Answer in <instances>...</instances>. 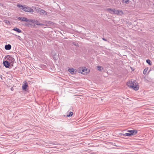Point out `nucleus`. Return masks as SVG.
I'll use <instances>...</instances> for the list:
<instances>
[{"label": "nucleus", "instance_id": "1", "mask_svg": "<svg viewBox=\"0 0 154 154\" xmlns=\"http://www.w3.org/2000/svg\"><path fill=\"white\" fill-rule=\"evenodd\" d=\"M127 85L135 91H137L139 88V86L136 80L131 79L127 82Z\"/></svg>", "mask_w": 154, "mask_h": 154}, {"label": "nucleus", "instance_id": "2", "mask_svg": "<svg viewBox=\"0 0 154 154\" xmlns=\"http://www.w3.org/2000/svg\"><path fill=\"white\" fill-rule=\"evenodd\" d=\"M17 6L26 12L32 13L34 12V10L32 9L26 5L17 4Z\"/></svg>", "mask_w": 154, "mask_h": 154}, {"label": "nucleus", "instance_id": "3", "mask_svg": "<svg viewBox=\"0 0 154 154\" xmlns=\"http://www.w3.org/2000/svg\"><path fill=\"white\" fill-rule=\"evenodd\" d=\"M18 19L20 20L23 21H25L26 22H29L30 23H34L35 22V20H29V19H28L26 18H25V17H19L18 18Z\"/></svg>", "mask_w": 154, "mask_h": 154}, {"label": "nucleus", "instance_id": "4", "mask_svg": "<svg viewBox=\"0 0 154 154\" xmlns=\"http://www.w3.org/2000/svg\"><path fill=\"white\" fill-rule=\"evenodd\" d=\"M6 60L10 62V63H11V64H13L15 61V60L13 57L9 55L7 56L6 57Z\"/></svg>", "mask_w": 154, "mask_h": 154}, {"label": "nucleus", "instance_id": "5", "mask_svg": "<svg viewBox=\"0 0 154 154\" xmlns=\"http://www.w3.org/2000/svg\"><path fill=\"white\" fill-rule=\"evenodd\" d=\"M87 69L86 68L83 67L79 68L78 70V72L83 74H85L84 73H83V72L85 73H87Z\"/></svg>", "mask_w": 154, "mask_h": 154}, {"label": "nucleus", "instance_id": "6", "mask_svg": "<svg viewBox=\"0 0 154 154\" xmlns=\"http://www.w3.org/2000/svg\"><path fill=\"white\" fill-rule=\"evenodd\" d=\"M4 65L7 68H9L10 66V64L11 65V63L8 62L7 60L4 61L3 62Z\"/></svg>", "mask_w": 154, "mask_h": 154}, {"label": "nucleus", "instance_id": "7", "mask_svg": "<svg viewBox=\"0 0 154 154\" xmlns=\"http://www.w3.org/2000/svg\"><path fill=\"white\" fill-rule=\"evenodd\" d=\"M128 131L130 133L131 136L135 135L137 134V131L135 130H128Z\"/></svg>", "mask_w": 154, "mask_h": 154}, {"label": "nucleus", "instance_id": "8", "mask_svg": "<svg viewBox=\"0 0 154 154\" xmlns=\"http://www.w3.org/2000/svg\"><path fill=\"white\" fill-rule=\"evenodd\" d=\"M106 10L111 14H114V9H112L110 8H107L106 9Z\"/></svg>", "mask_w": 154, "mask_h": 154}, {"label": "nucleus", "instance_id": "9", "mask_svg": "<svg viewBox=\"0 0 154 154\" xmlns=\"http://www.w3.org/2000/svg\"><path fill=\"white\" fill-rule=\"evenodd\" d=\"M11 45L10 44L6 45L5 46V48L6 50H9L11 48Z\"/></svg>", "mask_w": 154, "mask_h": 154}, {"label": "nucleus", "instance_id": "10", "mask_svg": "<svg viewBox=\"0 0 154 154\" xmlns=\"http://www.w3.org/2000/svg\"><path fill=\"white\" fill-rule=\"evenodd\" d=\"M28 84L27 83H25L24 85L22 86V89L23 90L26 91L27 88L28 87Z\"/></svg>", "mask_w": 154, "mask_h": 154}, {"label": "nucleus", "instance_id": "11", "mask_svg": "<svg viewBox=\"0 0 154 154\" xmlns=\"http://www.w3.org/2000/svg\"><path fill=\"white\" fill-rule=\"evenodd\" d=\"M13 30L16 31V32H18V33H20L21 32H22V31L20 29H19L17 28V27H15L14 28Z\"/></svg>", "mask_w": 154, "mask_h": 154}, {"label": "nucleus", "instance_id": "12", "mask_svg": "<svg viewBox=\"0 0 154 154\" xmlns=\"http://www.w3.org/2000/svg\"><path fill=\"white\" fill-rule=\"evenodd\" d=\"M75 69L73 68H72L71 69H68V71L70 72V73L72 74H73L74 73V71Z\"/></svg>", "mask_w": 154, "mask_h": 154}, {"label": "nucleus", "instance_id": "13", "mask_svg": "<svg viewBox=\"0 0 154 154\" xmlns=\"http://www.w3.org/2000/svg\"><path fill=\"white\" fill-rule=\"evenodd\" d=\"M119 10L114 9V12L113 14L119 15Z\"/></svg>", "mask_w": 154, "mask_h": 154}, {"label": "nucleus", "instance_id": "14", "mask_svg": "<svg viewBox=\"0 0 154 154\" xmlns=\"http://www.w3.org/2000/svg\"><path fill=\"white\" fill-rule=\"evenodd\" d=\"M73 113L72 112H70L68 114H67L66 115V117H68L70 116H71L73 115Z\"/></svg>", "mask_w": 154, "mask_h": 154}, {"label": "nucleus", "instance_id": "15", "mask_svg": "<svg viewBox=\"0 0 154 154\" xmlns=\"http://www.w3.org/2000/svg\"><path fill=\"white\" fill-rule=\"evenodd\" d=\"M146 62L147 63L149 64V65H152V63L151 60L149 59H147L146 60Z\"/></svg>", "mask_w": 154, "mask_h": 154}, {"label": "nucleus", "instance_id": "16", "mask_svg": "<svg viewBox=\"0 0 154 154\" xmlns=\"http://www.w3.org/2000/svg\"><path fill=\"white\" fill-rule=\"evenodd\" d=\"M97 68L99 70L101 71L103 69V68L102 66H97Z\"/></svg>", "mask_w": 154, "mask_h": 154}, {"label": "nucleus", "instance_id": "17", "mask_svg": "<svg viewBox=\"0 0 154 154\" xmlns=\"http://www.w3.org/2000/svg\"><path fill=\"white\" fill-rule=\"evenodd\" d=\"M122 136H131V134H130V133H126L125 134H122Z\"/></svg>", "mask_w": 154, "mask_h": 154}, {"label": "nucleus", "instance_id": "18", "mask_svg": "<svg viewBox=\"0 0 154 154\" xmlns=\"http://www.w3.org/2000/svg\"><path fill=\"white\" fill-rule=\"evenodd\" d=\"M122 2H123L127 4L129 3V0H122Z\"/></svg>", "mask_w": 154, "mask_h": 154}, {"label": "nucleus", "instance_id": "19", "mask_svg": "<svg viewBox=\"0 0 154 154\" xmlns=\"http://www.w3.org/2000/svg\"><path fill=\"white\" fill-rule=\"evenodd\" d=\"M40 12L41 13H43L44 14H47L46 12L44 10L41 9Z\"/></svg>", "mask_w": 154, "mask_h": 154}, {"label": "nucleus", "instance_id": "20", "mask_svg": "<svg viewBox=\"0 0 154 154\" xmlns=\"http://www.w3.org/2000/svg\"><path fill=\"white\" fill-rule=\"evenodd\" d=\"M72 44L73 45H75L77 47L79 46V45L78 44V43H77L73 42Z\"/></svg>", "mask_w": 154, "mask_h": 154}, {"label": "nucleus", "instance_id": "21", "mask_svg": "<svg viewBox=\"0 0 154 154\" xmlns=\"http://www.w3.org/2000/svg\"><path fill=\"white\" fill-rule=\"evenodd\" d=\"M124 14V13L122 11H119V15H122V14Z\"/></svg>", "mask_w": 154, "mask_h": 154}, {"label": "nucleus", "instance_id": "22", "mask_svg": "<svg viewBox=\"0 0 154 154\" xmlns=\"http://www.w3.org/2000/svg\"><path fill=\"white\" fill-rule=\"evenodd\" d=\"M36 22L35 23V24L37 25H42V23H38V21H36Z\"/></svg>", "mask_w": 154, "mask_h": 154}, {"label": "nucleus", "instance_id": "23", "mask_svg": "<svg viewBox=\"0 0 154 154\" xmlns=\"http://www.w3.org/2000/svg\"><path fill=\"white\" fill-rule=\"evenodd\" d=\"M147 70L146 69H145L143 72V73L144 74H145L146 73Z\"/></svg>", "mask_w": 154, "mask_h": 154}, {"label": "nucleus", "instance_id": "24", "mask_svg": "<svg viewBox=\"0 0 154 154\" xmlns=\"http://www.w3.org/2000/svg\"><path fill=\"white\" fill-rule=\"evenodd\" d=\"M5 22L6 23H9V21L8 20H5Z\"/></svg>", "mask_w": 154, "mask_h": 154}, {"label": "nucleus", "instance_id": "25", "mask_svg": "<svg viewBox=\"0 0 154 154\" xmlns=\"http://www.w3.org/2000/svg\"><path fill=\"white\" fill-rule=\"evenodd\" d=\"M102 39L105 41H107V40L104 38H102Z\"/></svg>", "mask_w": 154, "mask_h": 154}, {"label": "nucleus", "instance_id": "26", "mask_svg": "<svg viewBox=\"0 0 154 154\" xmlns=\"http://www.w3.org/2000/svg\"><path fill=\"white\" fill-rule=\"evenodd\" d=\"M151 69H154V67H152L151 68Z\"/></svg>", "mask_w": 154, "mask_h": 154}, {"label": "nucleus", "instance_id": "27", "mask_svg": "<svg viewBox=\"0 0 154 154\" xmlns=\"http://www.w3.org/2000/svg\"><path fill=\"white\" fill-rule=\"evenodd\" d=\"M12 88H11V90H12V91H13Z\"/></svg>", "mask_w": 154, "mask_h": 154}, {"label": "nucleus", "instance_id": "28", "mask_svg": "<svg viewBox=\"0 0 154 154\" xmlns=\"http://www.w3.org/2000/svg\"><path fill=\"white\" fill-rule=\"evenodd\" d=\"M56 55V54H55V53H54V55Z\"/></svg>", "mask_w": 154, "mask_h": 154}]
</instances>
